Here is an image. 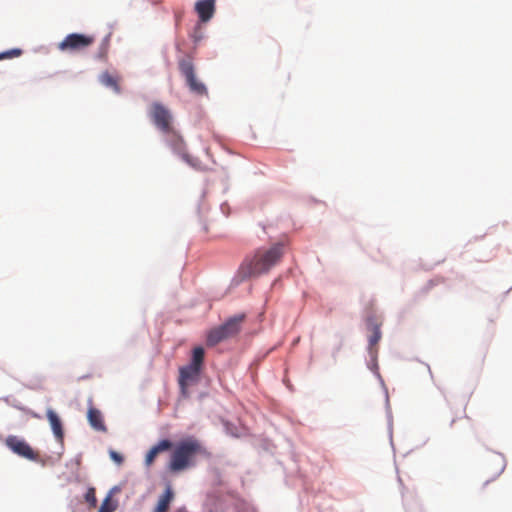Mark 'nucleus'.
Returning <instances> with one entry per match:
<instances>
[{
  "mask_svg": "<svg viewBox=\"0 0 512 512\" xmlns=\"http://www.w3.org/2000/svg\"><path fill=\"white\" fill-rule=\"evenodd\" d=\"M283 254L284 246L280 243L270 248L261 247L244 259L240 266V274L243 278H250L267 273L280 262Z\"/></svg>",
  "mask_w": 512,
  "mask_h": 512,
  "instance_id": "nucleus-1",
  "label": "nucleus"
},
{
  "mask_svg": "<svg viewBox=\"0 0 512 512\" xmlns=\"http://www.w3.org/2000/svg\"><path fill=\"white\" fill-rule=\"evenodd\" d=\"M204 448L200 441L194 437H188L178 442L167 464V468L172 473L182 472L195 464V457L204 453Z\"/></svg>",
  "mask_w": 512,
  "mask_h": 512,
  "instance_id": "nucleus-2",
  "label": "nucleus"
},
{
  "mask_svg": "<svg viewBox=\"0 0 512 512\" xmlns=\"http://www.w3.org/2000/svg\"><path fill=\"white\" fill-rule=\"evenodd\" d=\"M178 67L181 75L185 78L186 84L189 90L198 95V96H206L208 94V90L205 84L199 80L195 73V66L190 57H184L179 60Z\"/></svg>",
  "mask_w": 512,
  "mask_h": 512,
  "instance_id": "nucleus-3",
  "label": "nucleus"
},
{
  "mask_svg": "<svg viewBox=\"0 0 512 512\" xmlns=\"http://www.w3.org/2000/svg\"><path fill=\"white\" fill-rule=\"evenodd\" d=\"M148 115L155 127L162 133H169L174 129L172 113L162 103H152L149 107Z\"/></svg>",
  "mask_w": 512,
  "mask_h": 512,
  "instance_id": "nucleus-4",
  "label": "nucleus"
},
{
  "mask_svg": "<svg viewBox=\"0 0 512 512\" xmlns=\"http://www.w3.org/2000/svg\"><path fill=\"white\" fill-rule=\"evenodd\" d=\"M94 41L93 36L72 33L67 35L63 41L58 44V48L61 51L80 52L91 46Z\"/></svg>",
  "mask_w": 512,
  "mask_h": 512,
  "instance_id": "nucleus-5",
  "label": "nucleus"
},
{
  "mask_svg": "<svg viewBox=\"0 0 512 512\" xmlns=\"http://www.w3.org/2000/svg\"><path fill=\"white\" fill-rule=\"evenodd\" d=\"M165 134L167 135V144L172 151L180 156L187 164L193 167L196 166L198 161L186 152V145L183 138L174 129L172 132Z\"/></svg>",
  "mask_w": 512,
  "mask_h": 512,
  "instance_id": "nucleus-6",
  "label": "nucleus"
},
{
  "mask_svg": "<svg viewBox=\"0 0 512 512\" xmlns=\"http://www.w3.org/2000/svg\"><path fill=\"white\" fill-rule=\"evenodd\" d=\"M6 445L9 449H11L15 454L29 459L36 460L38 454L30 447V445L24 440L18 438L17 436H9L6 439Z\"/></svg>",
  "mask_w": 512,
  "mask_h": 512,
  "instance_id": "nucleus-7",
  "label": "nucleus"
},
{
  "mask_svg": "<svg viewBox=\"0 0 512 512\" xmlns=\"http://www.w3.org/2000/svg\"><path fill=\"white\" fill-rule=\"evenodd\" d=\"M200 372L201 369L192 364H188L179 369L178 383L182 394L186 395L188 386L198 381Z\"/></svg>",
  "mask_w": 512,
  "mask_h": 512,
  "instance_id": "nucleus-8",
  "label": "nucleus"
},
{
  "mask_svg": "<svg viewBox=\"0 0 512 512\" xmlns=\"http://www.w3.org/2000/svg\"><path fill=\"white\" fill-rule=\"evenodd\" d=\"M244 320V314L235 315L229 318L224 324L220 325L221 330H223L224 334L228 339L232 338L240 332L241 325Z\"/></svg>",
  "mask_w": 512,
  "mask_h": 512,
  "instance_id": "nucleus-9",
  "label": "nucleus"
},
{
  "mask_svg": "<svg viewBox=\"0 0 512 512\" xmlns=\"http://www.w3.org/2000/svg\"><path fill=\"white\" fill-rule=\"evenodd\" d=\"M195 11L197 12L201 22H208L215 13V0H199L195 3Z\"/></svg>",
  "mask_w": 512,
  "mask_h": 512,
  "instance_id": "nucleus-10",
  "label": "nucleus"
},
{
  "mask_svg": "<svg viewBox=\"0 0 512 512\" xmlns=\"http://www.w3.org/2000/svg\"><path fill=\"white\" fill-rule=\"evenodd\" d=\"M92 398L89 399V404L92 405ZM87 419L90 426L100 432H107V427L104 423V419L100 410L90 406L87 412Z\"/></svg>",
  "mask_w": 512,
  "mask_h": 512,
  "instance_id": "nucleus-11",
  "label": "nucleus"
},
{
  "mask_svg": "<svg viewBox=\"0 0 512 512\" xmlns=\"http://www.w3.org/2000/svg\"><path fill=\"white\" fill-rule=\"evenodd\" d=\"M172 447H173V443L168 439H163V440L159 441L156 445L151 447L150 450L147 452V454L145 456V465L147 467H150L154 463L156 457L160 453H162L164 451H168Z\"/></svg>",
  "mask_w": 512,
  "mask_h": 512,
  "instance_id": "nucleus-12",
  "label": "nucleus"
},
{
  "mask_svg": "<svg viewBox=\"0 0 512 512\" xmlns=\"http://www.w3.org/2000/svg\"><path fill=\"white\" fill-rule=\"evenodd\" d=\"M46 416L56 439L62 441L64 437V431L61 419L59 418L57 413L51 408L47 410Z\"/></svg>",
  "mask_w": 512,
  "mask_h": 512,
  "instance_id": "nucleus-13",
  "label": "nucleus"
},
{
  "mask_svg": "<svg viewBox=\"0 0 512 512\" xmlns=\"http://www.w3.org/2000/svg\"><path fill=\"white\" fill-rule=\"evenodd\" d=\"M493 464L494 468L491 470L492 478L498 477L505 468V459L501 454L494 453L491 455L488 463L485 465V469L489 470V465Z\"/></svg>",
  "mask_w": 512,
  "mask_h": 512,
  "instance_id": "nucleus-14",
  "label": "nucleus"
},
{
  "mask_svg": "<svg viewBox=\"0 0 512 512\" xmlns=\"http://www.w3.org/2000/svg\"><path fill=\"white\" fill-rule=\"evenodd\" d=\"M226 339H228V338L224 334L223 330H221V327L218 326V327L211 329L208 332L206 343H207V346L213 347Z\"/></svg>",
  "mask_w": 512,
  "mask_h": 512,
  "instance_id": "nucleus-15",
  "label": "nucleus"
},
{
  "mask_svg": "<svg viewBox=\"0 0 512 512\" xmlns=\"http://www.w3.org/2000/svg\"><path fill=\"white\" fill-rule=\"evenodd\" d=\"M173 499V492L170 487H167L164 494L158 500V503L153 512H167L170 503Z\"/></svg>",
  "mask_w": 512,
  "mask_h": 512,
  "instance_id": "nucleus-16",
  "label": "nucleus"
},
{
  "mask_svg": "<svg viewBox=\"0 0 512 512\" xmlns=\"http://www.w3.org/2000/svg\"><path fill=\"white\" fill-rule=\"evenodd\" d=\"M100 82L106 87L113 89L116 93H119L121 90L119 86V77L112 75L107 71L101 74Z\"/></svg>",
  "mask_w": 512,
  "mask_h": 512,
  "instance_id": "nucleus-17",
  "label": "nucleus"
},
{
  "mask_svg": "<svg viewBox=\"0 0 512 512\" xmlns=\"http://www.w3.org/2000/svg\"><path fill=\"white\" fill-rule=\"evenodd\" d=\"M119 491L120 489L118 487L112 488L110 493L103 500L98 512H114L117 509V503L112 501V495Z\"/></svg>",
  "mask_w": 512,
  "mask_h": 512,
  "instance_id": "nucleus-18",
  "label": "nucleus"
},
{
  "mask_svg": "<svg viewBox=\"0 0 512 512\" xmlns=\"http://www.w3.org/2000/svg\"><path fill=\"white\" fill-rule=\"evenodd\" d=\"M204 356L205 352L202 347H195L192 351V358L191 362L189 364H192L193 366H196L200 369H202L203 363H204Z\"/></svg>",
  "mask_w": 512,
  "mask_h": 512,
  "instance_id": "nucleus-19",
  "label": "nucleus"
},
{
  "mask_svg": "<svg viewBox=\"0 0 512 512\" xmlns=\"http://www.w3.org/2000/svg\"><path fill=\"white\" fill-rule=\"evenodd\" d=\"M380 339H381L380 327L378 325H375L373 327L372 334L369 337L370 349H372L374 346H376L378 344V342L380 341Z\"/></svg>",
  "mask_w": 512,
  "mask_h": 512,
  "instance_id": "nucleus-20",
  "label": "nucleus"
},
{
  "mask_svg": "<svg viewBox=\"0 0 512 512\" xmlns=\"http://www.w3.org/2000/svg\"><path fill=\"white\" fill-rule=\"evenodd\" d=\"M85 500L92 507H96V505H97V498H96L95 488H93V487L88 488V490H87V492L85 494Z\"/></svg>",
  "mask_w": 512,
  "mask_h": 512,
  "instance_id": "nucleus-21",
  "label": "nucleus"
},
{
  "mask_svg": "<svg viewBox=\"0 0 512 512\" xmlns=\"http://www.w3.org/2000/svg\"><path fill=\"white\" fill-rule=\"evenodd\" d=\"M20 55H21L20 49H12V50L0 53V60L10 59V58L17 57Z\"/></svg>",
  "mask_w": 512,
  "mask_h": 512,
  "instance_id": "nucleus-22",
  "label": "nucleus"
},
{
  "mask_svg": "<svg viewBox=\"0 0 512 512\" xmlns=\"http://www.w3.org/2000/svg\"><path fill=\"white\" fill-rule=\"evenodd\" d=\"M109 455H110V458L117 464H122L123 461H124V458L121 454H119L118 452L114 451V450H111L109 452Z\"/></svg>",
  "mask_w": 512,
  "mask_h": 512,
  "instance_id": "nucleus-23",
  "label": "nucleus"
}]
</instances>
